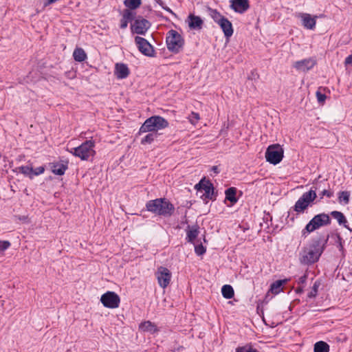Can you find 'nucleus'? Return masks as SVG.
<instances>
[{"label":"nucleus","instance_id":"nucleus-1","mask_svg":"<svg viewBox=\"0 0 352 352\" xmlns=\"http://www.w3.org/2000/svg\"><path fill=\"white\" fill-rule=\"evenodd\" d=\"M146 208L148 212L164 217H171L175 211L174 205L166 198L149 200L146 204Z\"/></svg>","mask_w":352,"mask_h":352},{"label":"nucleus","instance_id":"nucleus-2","mask_svg":"<svg viewBox=\"0 0 352 352\" xmlns=\"http://www.w3.org/2000/svg\"><path fill=\"white\" fill-rule=\"evenodd\" d=\"M321 184L322 183L318 182V179H316L310 190L304 192L295 203L292 208L293 210L297 213H303L317 198L316 191L320 190Z\"/></svg>","mask_w":352,"mask_h":352},{"label":"nucleus","instance_id":"nucleus-3","mask_svg":"<svg viewBox=\"0 0 352 352\" xmlns=\"http://www.w3.org/2000/svg\"><path fill=\"white\" fill-rule=\"evenodd\" d=\"M331 224V219L329 214L321 212L316 214L301 231L302 237L306 238L310 233Z\"/></svg>","mask_w":352,"mask_h":352},{"label":"nucleus","instance_id":"nucleus-4","mask_svg":"<svg viewBox=\"0 0 352 352\" xmlns=\"http://www.w3.org/2000/svg\"><path fill=\"white\" fill-rule=\"evenodd\" d=\"M168 126V122L162 116H153L147 118L140 126L138 135L144 133H158L159 130Z\"/></svg>","mask_w":352,"mask_h":352},{"label":"nucleus","instance_id":"nucleus-5","mask_svg":"<svg viewBox=\"0 0 352 352\" xmlns=\"http://www.w3.org/2000/svg\"><path fill=\"white\" fill-rule=\"evenodd\" d=\"M166 43L170 52L177 54L184 47V39L178 32L170 30L166 34Z\"/></svg>","mask_w":352,"mask_h":352},{"label":"nucleus","instance_id":"nucleus-6","mask_svg":"<svg viewBox=\"0 0 352 352\" xmlns=\"http://www.w3.org/2000/svg\"><path fill=\"white\" fill-rule=\"evenodd\" d=\"M284 151L279 144L270 145L265 151L266 161L273 165L279 164L283 158Z\"/></svg>","mask_w":352,"mask_h":352},{"label":"nucleus","instance_id":"nucleus-7","mask_svg":"<svg viewBox=\"0 0 352 352\" xmlns=\"http://www.w3.org/2000/svg\"><path fill=\"white\" fill-rule=\"evenodd\" d=\"M95 146L94 141L86 140L78 147V157L81 160H88L90 157H94L96 151L94 150Z\"/></svg>","mask_w":352,"mask_h":352},{"label":"nucleus","instance_id":"nucleus-8","mask_svg":"<svg viewBox=\"0 0 352 352\" xmlns=\"http://www.w3.org/2000/svg\"><path fill=\"white\" fill-rule=\"evenodd\" d=\"M329 236V234H318L311 238L308 246L322 255L327 247Z\"/></svg>","mask_w":352,"mask_h":352},{"label":"nucleus","instance_id":"nucleus-9","mask_svg":"<svg viewBox=\"0 0 352 352\" xmlns=\"http://www.w3.org/2000/svg\"><path fill=\"white\" fill-rule=\"evenodd\" d=\"M135 43L138 50L144 56L148 57H154L155 51L153 46L144 38L136 36Z\"/></svg>","mask_w":352,"mask_h":352},{"label":"nucleus","instance_id":"nucleus-10","mask_svg":"<svg viewBox=\"0 0 352 352\" xmlns=\"http://www.w3.org/2000/svg\"><path fill=\"white\" fill-rule=\"evenodd\" d=\"M100 301L104 307L116 309L120 305V298L116 292L108 291L101 296Z\"/></svg>","mask_w":352,"mask_h":352},{"label":"nucleus","instance_id":"nucleus-11","mask_svg":"<svg viewBox=\"0 0 352 352\" xmlns=\"http://www.w3.org/2000/svg\"><path fill=\"white\" fill-rule=\"evenodd\" d=\"M321 254L317 252V251L314 250L308 246L302 250L300 257V261L304 265H311L317 262Z\"/></svg>","mask_w":352,"mask_h":352},{"label":"nucleus","instance_id":"nucleus-12","mask_svg":"<svg viewBox=\"0 0 352 352\" xmlns=\"http://www.w3.org/2000/svg\"><path fill=\"white\" fill-rule=\"evenodd\" d=\"M195 188L198 191L204 190L205 193L203 196L205 197V199L210 200L216 199L213 184L209 180H205V179H201L199 182L195 186Z\"/></svg>","mask_w":352,"mask_h":352},{"label":"nucleus","instance_id":"nucleus-13","mask_svg":"<svg viewBox=\"0 0 352 352\" xmlns=\"http://www.w3.org/2000/svg\"><path fill=\"white\" fill-rule=\"evenodd\" d=\"M156 276L160 286L164 289L169 285L172 276L168 268L160 267L156 272Z\"/></svg>","mask_w":352,"mask_h":352},{"label":"nucleus","instance_id":"nucleus-14","mask_svg":"<svg viewBox=\"0 0 352 352\" xmlns=\"http://www.w3.org/2000/svg\"><path fill=\"white\" fill-rule=\"evenodd\" d=\"M151 27V23L145 19H135L133 24H131V31L137 34L145 35Z\"/></svg>","mask_w":352,"mask_h":352},{"label":"nucleus","instance_id":"nucleus-15","mask_svg":"<svg viewBox=\"0 0 352 352\" xmlns=\"http://www.w3.org/2000/svg\"><path fill=\"white\" fill-rule=\"evenodd\" d=\"M230 8L239 14L245 13L250 7L249 0H230Z\"/></svg>","mask_w":352,"mask_h":352},{"label":"nucleus","instance_id":"nucleus-16","mask_svg":"<svg viewBox=\"0 0 352 352\" xmlns=\"http://www.w3.org/2000/svg\"><path fill=\"white\" fill-rule=\"evenodd\" d=\"M69 162L67 160H60L59 162H53L49 164L52 172L56 175L62 176L68 169Z\"/></svg>","mask_w":352,"mask_h":352},{"label":"nucleus","instance_id":"nucleus-17","mask_svg":"<svg viewBox=\"0 0 352 352\" xmlns=\"http://www.w3.org/2000/svg\"><path fill=\"white\" fill-rule=\"evenodd\" d=\"M316 64L314 58H306L295 62L294 67L299 71L306 72L311 69Z\"/></svg>","mask_w":352,"mask_h":352},{"label":"nucleus","instance_id":"nucleus-18","mask_svg":"<svg viewBox=\"0 0 352 352\" xmlns=\"http://www.w3.org/2000/svg\"><path fill=\"white\" fill-rule=\"evenodd\" d=\"M188 27L190 30H199L202 28L204 21L200 16L190 14L187 18Z\"/></svg>","mask_w":352,"mask_h":352},{"label":"nucleus","instance_id":"nucleus-19","mask_svg":"<svg viewBox=\"0 0 352 352\" xmlns=\"http://www.w3.org/2000/svg\"><path fill=\"white\" fill-rule=\"evenodd\" d=\"M130 74L127 65L124 63H116L115 65L114 74L118 79L126 78Z\"/></svg>","mask_w":352,"mask_h":352},{"label":"nucleus","instance_id":"nucleus-20","mask_svg":"<svg viewBox=\"0 0 352 352\" xmlns=\"http://www.w3.org/2000/svg\"><path fill=\"white\" fill-rule=\"evenodd\" d=\"M218 25L222 30L226 38H228L232 36L234 32L232 24L227 18L225 17L221 19Z\"/></svg>","mask_w":352,"mask_h":352},{"label":"nucleus","instance_id":"nucleus-21","mask_svg":"<svg viewBox=\"0 0 352 352\" xmlns=\"http://www.w3.org/2000/svg\"><path fill=\"white\" fill-rule=\"evenodd\" d=\"M135 12H134L130 10H128V9L124 10L122 17L120 20V28L121 29L126 28V27L128 25V23L131 22L132 21L135 20Z\"/></svg>","mask_w":352,"mask_h":352},{"label":"nucleus","instance_id":"nucleus-22","mask_svg":"<svg viewBox=\"0 0 352 352\" xmlns=\"http://www.w3.org/2000/svg\"><path fill=\"white\" fill-rule=\"evenodd\" d=\"M139 329L141 331L148 332L151 334L157 333L160 331L155 324L151 322L150 320L141 322L139 325Z\"/></svg>","mask_w":352,"mask_h":352},{"label":"nucleus","instance_id":"nucleus-23","mask_svg":"<svg viewBox=\"0 0 352 352\" xmlns=\"http://www.w3.org/2000/svg\"><path fill=\"white\" fill-rule=\"evenodd\" d=\"M188 229L186 230V239L188 243H193L195 239L197 237L199 233V228L197 225L193 226L190 228V226H188Z\"/></svg>","mask_w":352,"mask_h":352},{"label":"nucleus","instance_id":"nucleus-24","mask_svg":"<svg viewBox=\"0 0 352 352\" xmlns=\"http://www.w3.org/2000/svg\"><path fill=\"white\" fill-rule=\"evenodd\" d=\"M15 173H20L25 177L32 179L33 167L32 165L21 166L13 170Z\"/></svg>","mask_w":352,"mask_h":352},{"label":"nucleus","instance_id":"nucleus-25","mask_svg":"<svg viewBox=\"0 0 352 352\" xmlns=\"http://www.w3.org/2000/svg\"><path fill=\"white\" fill-rule=\"evenodd\" d=\"M302 18L305 28L309 30H313L315 28L316 23L315 18H312L309 14H303Z\"/></svg>","mask_w":352,"mask_h":352},{"label":"nucleus","instance_id":"nucleus-26","mask_svg":"<svg viewBox=\"0 0 352 352\" xmlns=\"http://www.w3.org/2000/svg\"><path fill=\"white\" fill-rule=\"evenodd\" d=\"M236 191L237 190L235 187H230L225 191L226 199L230 201L232 204H234L238 201Z\"/></svg>","mask_w":352,"mask_h":352},{"label":"nucleus","instance_id":"nucleus-27","mask_svg":"<svg viewBox=\"0 0 352 352\" xmlns=\"http://www.w3.org/2000/svg\"><path fill=\"white\" fill-rule=\"evenodd\" d=\"M74 59L76 62H83L87 58L85 51L81 47H76L73 52Z\"/></svg>","mask_w":352,"mask_h":352},{"label":"nucleus","instance_id":"nucleus-28","mask_svg":"<svg viewBox=\"0 0 352 352\" xmlns=\"http://www.w3.org/2000/svg\"><path fill=\"white\" fill-rule=\"evenodd\" d=\"M288 281V279L278 280L272 283L270 291L272 294H278L282 291L281 287Z\"/></svg>","mask_w":352,"mask_h":352},{"label":"nucleus","instance_id":"nucleus-29","mask_svg":"<svg viewBox=\"0 0 352 352\" xmlns=\"http://www.w3.org/2000/svg\"><path fill=\"white\" fill-rule=\"evenodd\" d=\"M160 135L159 133H148L142 138L140 143L142 145L152 144Z\"/></svg>","mask_w":352,"mask_h":352},{"label":"nucleus","instance_id":"nucleus-30","mask_svg":"<svg viewBox=\"0 0 352 352\" xmlns=\"http://www.w3.org/2000/svg\"><path fill=\"white\" fill-rule=\"evenodd\" d=\"M208 12L210 16L214 20L215 23L219 24L221 19H223L225 16L221 15V14L217 11L216 9H212L211 8H208Z\"/></svg>","mask_w":352,"mask_h":352},{"label":"nucleus","instance_id":"nucleus-31","mask_svg":"<svg viewBox=\"0 0 352 352\" xmlns=\"http://www.w3.org/2000/svg\"><path fill=\"white\" fill-rule=\"evenodd\" d=\"M221 294L223 298L230 299L234 296V292L231 285H224L221 288Z\"/></svg>","mask_w":352,"mask_h":352},{"label":"nucleus","instance_id":"nucleus-32","mask_svg":"<svg viewBox=\"0 0 352 352\" xmlns=\"http://www.w3.org/2000/svg\"><path fill=\"white\" fill-rule=\"evenodd\" d=\"M314 352H329V345L324 341H318L314 344Z\"/></svg>","mask_w":352,"mask_h":352},{"label":"nucleus","instance_id":"nucleus-33","mask_svg":"<svg viewBox=\"0 0 352 352\" xmlns=\"http://www.w3.org/2000/svg\"><path fill=\"white\" fill-rule=\"evenodd\" d=\"M142 3V0H124V4L128 8V10H132L137 9Z\"/></svg>","mask_w":352,"mask_h":352},{"label":"nucleus","instance_id":"nucleus-34","mask_svg":"<svg viewBox=\"0 0 352 352\" xmlns=\"http://www.w3.org/2000/svg\"><path fill=\"white\" fill-rule=\"evenodd\" d=\"M236 352H259L257 349L253 348L251 344H245L243 346H239L236 349Z\"/></svg>","mask_w":352,"mask_h":352},{"label":"nucleus","instance_id":"nucleus-35","mask_svg":"<svg viewBox=\"0 0 352 352\" xmlns=\"http://www.w3.org/2000/svg\"><path fill=\"white\" fill-rule=\"evenodd\" d=\"M338 195V200L340 202L344 201L346 204L349 203L350 197V192L349 191H341Z\"/></svg>","mask_w":352,"mask_h":352},{"label":"nucleus","instance_id":"nucleus-36","mask_svg":"<svg viewBox=\"0 0 352 352\" xmlns=\"http://www.w3.org/2000/svg\"><path fill=\"white\" fill-rule=\"evenodd\" d=\"M319 201L323 199L324 197H327V198H331L333 196V191L331 190L329 188V189L323 188L319 192Z\"/></svg>","mask_w":352,"mask_h":352},{"label":"nucleus","instance_id":"nucleus-37","mask_svg":"<svg viewBox=\"0 0 352 352\" xmlns=\"http://www.w3.org/2000/svg\"><path fill=\"white\" fill-rule=\"evenodd\" d=\"M206 252V248L201 243L195 245V252L197 256H201Z\"/></svg>","mask_w":352,"mask_h":352},{"label":"nucleus","instance_id":"nucleus-38","mask_svg":"<svg viewBox=\"0 0 352 352\" xmlns=\"http://www.w3.org/2000/svg\"><path fill=\"white\" fill-rule=\"evenodd\" d=\"M318 286L319 284H318L317 282H315L314 286L312 287L311 291L307 294L308 298H312L316 296L318 294Z\"/></svg>","mask_w":352,"mask_h":352},{"label":"nucleus","instance_id":"nucleus-39","mask_svg":"<svg viewBox=\"0 0 352 352\" xmlns=\"http://www.w3.org/2000/svg\"><path fill=\"white\" fill-rule=\"evenodd\" d=\"M334 236H336V243L338 244V248H339V250L341 251V250H343L344 249V247H343V245H342V241H343V239L341 236V235L340 234V233H336L334 234Z\"/></svg>","mask_w":352,"mask_h":352},{"label":"nucleus","instance_id":"nucleus-40","mask_svg":"<svg viewBox=\"0 0 352 352\" xmlns=\"http://www.w3.org/2000/svg\"><path fill=\"white\" fill-rule=\"evenodd\" d=\"M45 168L44 166H41L36 168L35 169L33 168L32 179L34 177V176H38L43 174L45 172Z\"/></svg>","mask_w":352,"mask_h":352},{"label":"nucleus","instance_id":"nucleus-41","mask_svg":"<svg viewBox=\"0 0 352 352\" xmlns=\"http://www.w3.org/2000/svg\"><path fill=\"white\" fill-rule=\"evenodd\" d=\"M200 117H199V114L198 113H195L194 111L191 112L190 115V122L193 124H195L197 121L199 120Z\"/></svg>","mask_w":352,"mask_h":352},{"label":"nucleus","instance_id":"nucleus-42","mask_svg":"<svg viewBox=\"0 0 352 352\" xmlns=\"http://www.w3.org/2000/svg\"><path fill=\"white\" fill-rule=\"evenodd\" d=\"M10 245L11 244L8 241H0V252L9 248Z\"/></svg>","mask_w":352,"mask_h":352},{"label":"nucleus","instance_id":"nucleus-43","mask_svg":"<svg viewBox=\"0 0 352 352\" xmlns=\"http://www.w3.org/2000/svg\"><path fill=\"white\" fill-rule=\"evenodd\" d=\"M316 98H317V100H318V102L319 103H324L326 98H327V96L325 94H322L320 91H316Z\"/></svg>","mask_w":352,"mask_h":352},{"label":"nucleus","instance_id":"nucleus-44","mask_svg":"<svg viewBox=\"0 0 352 352\" xmlns=\"http://www.w3.org/2000/svg\"><path fill=\"white\" fill-rule=\"evenodd\" d=\"M307 279V275L304 274L303 276H300L298 278V284H304L306 283Z\"/></svg>","mask_w":352,"mask_h":352},{"label":"nucleus","instance_id":"nucleus-45","mask_svg":"<svg viewBox=\"0 0 352 352\" xmlns=\"http://www.w3.org/2000/svg\"><path fill=\"white\" fill-rule=\"evenodd\" d=\"M344 65H352V54L348 56L344 60Z\"/></svg>","mask_w":352,"mask_h":352},{"label":"nucleus","instance_id":"nucleus-46","mask_svg":"<svg viewBox=\"0 0 352 352\" xmlns=\"http://www.w3.org/2000/svg\"><path fill=\"white\" fill-rule=\"evenodd\" d=\"M69 153H72L75 157H78V155H77L78 153V147L71 148V150L69 151Z\"/></svg>","mask_w":352,"mask_h":352},{"label":"nucleus","instance_id":"nucleus-47","mask_svg":"<svg viewBox=\"0 0 352 352\" xmlns=\"http://www.w3.org/2000/svg\"><path fill=\"white\" fill-rule=\"evenodd\" d=\"M211 170L213 171L215 174H218L220 173V170L217 166H212Z\"/></svg>","mask_w":352,"mask_h":352},{"label":"nucleus","instance_id":"nucleus-48","mask_svg":"<svg viewBox=\"0 0 352 352\" xmlns=\"http://www.w3.org/2000/svg\"><path fill=\"white\" fill-rule=\"evenodd\" d=\"M162 8H163L164 10H166V11H167V12H168L171 13L172 14L175 15V14L172 11V10H171L170 8H169L168 6H164L162 7Z\"/></svg>","mask_w":352,"mask_h":352},{"label":"nucleus","instance_id":"nucleus-49","mask_svg":"<svg viewBox=\"0 0 352 352\" xmlns=\"http://www.w3.org/2000/svg\"><path fill=\"white\" fill-rule=\"evenodd\" d=\"M291 214H292L291 211H289V212H288V214H287V218H290V220H291L292 221H294V219H295L294 214H292V217H290V216H291Z\"/></svg>","mask_w":352,"mask_h":352},{"label":"nucleus","instance_id":"nucleus-50","mask_svg":"<svg viewBox=\"0 0 352 352\" xmlns=\"http://www.w3.org/2000/svg\"><path fill=\"white\" fill-rule=\"evenodd\" d=\"M183 349H184V347L182 346H179L177 349L175 348L173 349H171V351H174V352H175V351H180Z\"/></svg>","mask_w":352,"mask_h":352},{"label":"nucleus","instance_id":"nucleus-51","mask_svg":"<svg viewBox=\"0 0 352 352\" xmlns=\"http://www.w3.org/2000/svg\"><path fill=\"white\" fill-rule=\"evenodd\" d=\"M303 292V289L302 287H298L296 290V292L298 294H300Z\"/></svg>","mask_w":352,"mask_h":352},{"label":"nucleus","instance_id":"nucleus-52","mask_svg":"<svg viewBox=\"0 0 352 352\" xmlns=\"http://www.w3.org/2000/svg\"><path fill=\"white\" fill-rule=\"evenodd\" d=\"M156 1L160 6H162V8L164 6V2L162 0H157Z\"/></svg>","mask_w":352,"mask_h":352},{"label":"nucleus","instance_id":"nucleus-53","mask_svg":"<svg viewBox=\"0 0 352 352\" xmlns=\"http://www.w3.org/2000/svg\"><path fill=\"white\" fill-rule=\"evenodd\" d=\"M184 221H182V223L184 224V223H188V221H187V219H186V213L185 214V215L184 216Z\"/></svg>","mask_w":352,"mask_h":352},{"label":"nucleus","instance_id":"nucleus-54","mask_svg":"<svg viewBox=\"0 0 352 352\" xmlns=\"http://www.w3.org/2000/svg\"><path fill=\"white\" fill-rule=\"evenodd\" d=\"M318 182L322 183V184H321V186H320V189H321V188H322V185H324V181H319V180H318Z\"/></svg>","mask_w":352,"mask_h":352}]
</instances>
